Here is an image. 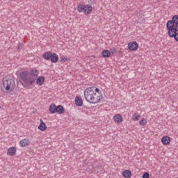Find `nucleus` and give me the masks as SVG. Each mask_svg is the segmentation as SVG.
<instances>
[{
    "label": "nucleus",
    "instance_id": "nucleus-17",
    "mask_svg": "<svg viewBox=\"0 0 178 178\" xmlns=\"http://www.w3.org/2000/svg\"><path fill=\"white\" fill-rule=\"evenodd\" d=\"M75 104L76 106H83V99L81 97H75Z\"/></svg>",
    "mask_w": 178,
    "mask_h": 178
},
{
    "label": "nucleus",
    "instance_id": "nucleus-1",
    "mask_svg": "<svg viewBox=\"0 0 178 178\" xmlns=\"http://www.w3.org/2000/svg\"><path fill=\"white\" fill-rule=\"evenodd\" d=\"M84 97L87 102L95 105L104 99V95L101 89L93 86L84 90Z\"/></svg>",
    "mask_w": 178,
    "mask_h": 178
},
{
    "label": "nucleus",
    "instance_id": "nucleus-16",
    "mask_svg": "<svg viewBox=\"0 0 178 178\" xmlns=\"http://www.w3.org/2000/svg\"><path fill=\"white\" fill-rule=\"evenodd\" d=\"M102 56L103 58H111V53L108 49H104L102 51Z\"/></svg>",
    "mask_w": 178,
    "mask_h": 178
},
{
    "label": "nucleus",
    "instance_id": "nucleus-15",
    "mask_svg": "<svg viewBox=\"0 0 178 178\" xmlns=\"http://www.w3.org/2000/svg\"><path fill=\"white\" fill-rule=\"evenodd\" d=\"M65 112V108H63V106L58 105L56 106V113H58V115H62Z\"/></svg>",
    "mask_w": 178,
    "mask_h": 178
},
{
    "label": "nucleus",
    "instance_id": "nucleus-21",
    "mask_svg": "<svg viewBox=\"0 0 178 178\" xmlns=\"http://www.w3.org/2000/svg\"><path fill=\"white\" fill-rule=\"evenodd\" d=\"M139 124H140V126H145V124H147V119H145V118H142V119L139 121Z\"/></svg>",
    "mask_w": 178,
    "mask_h": 178
},
{
    "label": "nucleus",
    "instance_id": "nucleus-18",
    "mask_svg": "<svg viewBox=\"0 0 178 178\" xmlns=\"http://www.w3.org/2000/svg\"><path fill=\"white\" fill-rule=\"evenodd\" d=\"M49 113L54 114L56 113V105L52 104L49 107Z\"/></svg>",
    "mask_w": 178,
    "mask_h": 178
},
{
    "label": "nucleus",
    "instance_id": "nucleus-4",
    "mask_svg": "<svg viewBox=\"0 0 178 178\" xmlns=\"http://www.w3.org/2000/svg\"><path fill=\"white\" fill-rule=\"evenodd\" d=\"M16 87V83L15 81L12 79L4 78L2 81V84L1 85V88L2 91H6V92H12L15 88Z\"/></svg>",
    "mask_w": 178,
    "mask_h": 178
},
{
    "label": "nucleus",
    "instance_id": "nucleus-7",
    "mask_svg": "<svg viewBox=\"0 0 178 178\" xmlns=\"http://www.w3.org/2000/svg\"><path fill=\"white\" fill-rule=\"evenodd\" d=\"M127 48L129 51H137L138 49V43L136 41H131L128 43Z\"/></svg>",
    "mask_w": 178,
    "mask_h": 178
},
{
    "label": "nucleus",
    "instance_id": "nucleus-5",
    "mask_svg": "<svg viewBox=\"0 0 178 178\" xmlns=\"http://www.w3.org/2000/svg\"><path fill=\"white\" fill-rule=\"evenodd\" d=\"M79 13H84V15H91L92 13V6L90 4H79L76 7Z\"/></svg>",
    "mask_w": 178,
    "mask_h": 178
},
{
    "label": "nucleus",
    "instance_id": "nucleus-24",
    "mask_svg": "<svg viewBox=\"0 0 178 178\" xmlns=\"http://www.w3.org/2000/svg\"><path fill=\"white\" fill-rule=\"evenodd\" d=\"M1 108H2V107H1V105H0V109H1Z\"/></svg>",
    "mask_w": 178,
    "mask_h": 178
},
{
    "label": "nucleus",
    "instance_id": "nucleus-6",
    "mask_svg": "<svg viewBox=\"0 0 178 178\" xmlns=\"http://www.w3.org/2000/svg\"><path fill=\"white\" fill-rule=\"evenodd\" d=\"M42 57L45 60H51V63H56L59 60V56L58 54L53 53L52 51H47L42 54Z\"/></svg>",
    "mask_w": 178,
    "mask_h": 178
},
{
    "label": "nucleus",
    "instance_id": "nucleus-19",
    "mask_svg": "<svg viewBox=\"0 0 178 178\" xmlns=\"http://www.w3.org/2000/svg\"><path fill=\"white\" fill-rule=\"evenodd\" d=\"M140 118H141V115L138 113H135L132 115L131 119H132L133 122H137V121L140 120Z\"/></svg>",
    "mask_w": 178,
    "mask_h": 178
},
{
    "label": "nucleus",
    "instance_id": "nucleus-22",
    "mask_svg": "<svg viewBox=\"0 0 178 178\" xmlns=\"http://www.w3.org/2000/svg\"><path fill=\"white\" fill-rule=\"evenodd\" d=\"M110 52H111V55H114V54H116V48L113 47V48L110 49Z\"/></svg>",
    "mask_w": 178,
    "mask_h": 178
},
{
    "label": "nucleus",
    "instance_id": "nucleus-23",
    "mask_svg": "<svg viewBox=\"0 0 178 178\" xmlns=\"http://www.w3.org/2000/svg\"><path fill=\"white\" fill-rule=\"evenodd\" d=\"M143 178H149V173L148 172H145L143 175H142Z\"/></svg>",
    "mask_w": 178,
    "mask_h": 178
},
{
    "label": "nucleus",
    "instance_id": "nucleus-10",
    "mask_svg": "<svg viewBox=\"0 0 178 178\" xmlns=\"http://www.w3.org/2000/svg\"><path fill=\"white\" fill-rule=\"evenodd\" d=\"M38 130H40V131H45L47 130L48 127L47 126V124H45L42 119L40 120V124L38 127Z\"/></svg>",
    "mask_w": 178,
    "mask_h": 178
},
{
    "label": "nucleus",
    "instance_id": "nucleus-9",
    "mask_svg": "<svg viewBox=\"0 0 178 178\" xmlns=\"http://www.w3.org/2000/svg\"><path fill=\"white\" fill-rule=\"evenodd\" d=\"M30 144H31V140L29 138H24L19 141V146L22 148H24L25 147H29Z\"/></svg>",
    "mask_w": 178,
    "mask_h": 178
},
{
    "label": "nucleus",
    "instance_id": "nucleus-14",
    "mask_svg": "<svg viewBox=\"0 0 178 178\" xmlns=\"http://www.w3.org/2000/svg\"><path fill=\"white\" fill-rule=\"evenodd\" d=\"M133 175L131 174V171L130 170H124L122 172V177L124 178H131Z\"/></svg>",
    "mask_w": 178,
    "mask_h": 178
},
{
    "label": "nucleus",
    "instance_id": "nucleus-3",
    "mask_svg": "<svg viewBox=\"0 0 178 178\" xmlns=\"http://www.w3.org/2000/svg\"><path fill=\"white\" fill-rule=\"evenodd\" d=\"M166 28L169 37L178 42V15H174L172 20L167 22Z\"/></svg>",
    "mask_w": 178,
    "mask_h": 178
},
{
    "label": "nucleus",
    "instance_id": "nucleus-8",
    "mask_svg": "<svg viewBox=\"0 0 178 178\" xmlns=\"http://www.w3.org/2000/svg\"><path fill=\"white\" fill-rule=\"evenodd\" d=\"M113 120L115 122V123L120 124L121 123H123V115L119 113L115 114L113 117Z\"/></svg>",
    "mask_w": 178,
    "mask_h": 178
},
{
    "label": "nucleus",
    "instance_id": "nucleus-13",
    "mask_svg": "<svg viewBox=\"0 0 178 178\" xmlns=\"http://www.w3.org/2000/svg\"><path fill=\"white\" fill-rule=\"evenodd\" d=\"M37 86L41 87V86H44V83H45V77L40 76L36 78L35 81Z\"/></svg>",
    "mask_w": 178,
    "mask_h": 178
},
{
    "label": "nucleus",
    "instance_id": "nucleus-12",
    "mask_svg": "<svg viewBox=\"0 0 178 178\" xmlns=\"http://www.w3.org/2000/svg\"><path fill=\"white\" fill-rule=\"evenodd\" d=\"M172 141V139H170V137L168 136H164L161 138V143L163 145H169Z\"/></svg>",
    "mask_w": 178,
    "mask_h": 178
},
{
    "label": "nucleus",
    "instance_id": "nucleus-11",
    "mask_svg": "<svg viewBox=\"0 0 178 178\" xmlns=\"http://www.w3.org/2000/svg\"><path fill=\"white\" fill-rule=\"evenodd\" d=\"M17 152V149L15 147H10L7 150V155H8V156H15Z\"/></svg>",
    "mask_w": 178,
    "mask_h": 178
},
{
    "label": "nucleus",
    "instance_id": "nucleus-20",
    "mask_svg": "<svg viewBox=\"0 0 178 178\" xmlns=\"http://www.w3.org/2000/svg\"><path fill=\"white\" fill-rule=\"evenodd\" d=\"M70 59L69 58L66 57L64 55H62L60 57V62L61 63H65V62H69Z\"/></svg>",
    "mask_w": 178,
    "mask_h": 178
},
{
    "label": "nucleus",
    "instance_id": "nucleus-2",
    "mask_svg": "<svg viewBox=\"0 0 178 178\" xmlns=\"http://www.w3.org/2000/svg\"><path fill=\"white\" fill-rule=\"evenodd\" d=\"M40 71L37 68H31L29 71H22L19 74L21 81L24 84V87H30L35 83V79L38 77Z\"/></svg>",
    "mask_w": 178,
    "mask_h": 178
}]
</instances>
